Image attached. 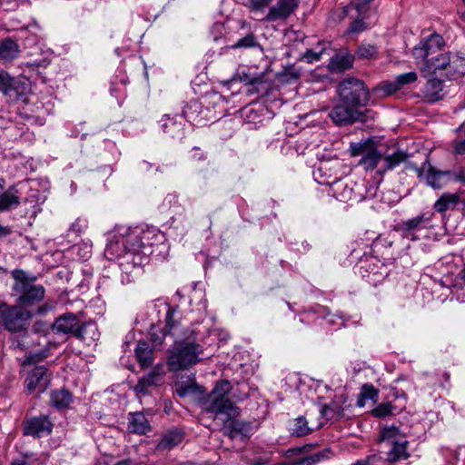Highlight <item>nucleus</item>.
Here are the masks:
<instances>
[{"instance_id":"nucleus-1","label":"nucleus","mask_w":465,"mask_h":465,"mask_svg":"<svg viewBox=\"0 0 465 465\" xmlns=\"http://www.w3.org/2000/svg\"><path fill=\"white\" fill-rule=\"evenodd\" d=\"M232 384L227 380L220 381L210 393L206 401V411L214 414V419L223 422V434L231 439L238 436H247L251 430V424L239 420V408L230 400L229 394Z\"/></svg>"},{"instance_id":"nucleus-2","label":"nucleus","mask_w":465,"mask_h":465,"mask_svg":"<svg viewBox=\"0 0 465 465\" xmlns=\"http://www.w3.org/2000/svg\"><path fill=\"white\" fill-rule=\"evenodd\" d=\"M353 156H361L360 165L367 171L377 168V173L383 175L386 172L394 169L407 161L409 155L401 150L391 154L383 155L372 142L354 143L351 144Z\"/></svg>"},{"instance_id":"nucleus-3","label":"nucleus","mask_w":465,"mask_h":465,"mask_svg":"<svg viewBox=\"0 0 465 465\" xmlns=\"http://www.w3.org/2000/svg\"><path fill=\"white\" fill-rule=\"evenodd\" d=\"M203 352L201 344L194 341L177 343L168 356L167 363L172 371H182L201 361L200 355Z\"/></svg>"},{"instance_id":"nucleus-4","label":"nucleus","mask_w":465,"mask_h":465,"mask_svg":"<svg viewBox=\"0 0 465 465\" xmlns=\"http://www.w3.org/2000/svg\"><path fill=\"white\" fill-rule=\"evenodd\" d=\"M153 310L159 315V324H151L150 338L155 345H161L168 332H171L178 323L180 312L177 307H172L167 302L154 305Z\"/></svg>"},{"instance_id":"nucleus-5","label":"nucleus","mask_w":465,"mask_h":465,"mask_svg":"<svg viewBox=\"0 0 465 465\" xmlns=\"http://www.w3.org/2000/svg\"><path fill=\"white\" fill-rule=\"evenodd\" d=\"M338 93L344 104H351L361 110L370 99V93L361 80L344 79L338 86Z\"/></svg>"},{"instance_id":"nucleus-6","label":"nucleus","mask_w":465,"mask_h":465,"mask_svg":"<svg viewBox=\"0 0 465 465\" xmlns=\"http://www.w3.org/2000/svg\"><path fill=\"white\" fill-rule=\"evenodd\" d=\"M15 279L14 291L19 293L18 302L25 306H30L41 301L45 296V288L42 285L33 284L27 280L23 271L15 270L12 272Z\"/></svg>"},{"instance_id":"nucleus-7","label":"nucleus","mask_w":465,"mask_h":465,"mask_svg":"<svg viewBox=\"0 0 465 465\" xmlns=\"http://www.w3.org/2000/svg\"><path fill=\"white\" fill-rule=\"evenodd\" d=\"M147 253L145 252L141 253L129 251V252L125 253L118 261L122 283L128 284L134 282L142 274L143 265L147 262Z\"/></svg>"},{"instance_id":"nucleus-8","label":"nucleus","mask_w":465,"mask_h":465,"mask_svg":"<svg viewBox=\"0 0 465 465\" xmlns=\"http://www.w3.org/2000/svg\"><path fill=\"white\" fill-rule=\"evenodd\" d=\"M406 169L413 170L420 179L424 178L426 183L433 189H440L449 183H451V171H437L428 161H425L421 167L409 163L406 165Z\"/></svg>"},{"instance_id":"nucleus-9","label":"nucleus","mask_w":465,"mask_h":465,"mask_svg":"<svg viewBox=\"0 0 465 465\" xmlns=\"http://www.w3.org/2000/svg\"><path fill=\"white\" fill-rule=\"evenodd\" d=\"M445 45L443 37L438 34H431L428 38L420 42L412 50V55L418 65L430 60V57L441 54Z\"/></svg>"},{"instance_id":"nucleus-10","label":"nucleus","mask_w":465,"mask_h":465,"mask_svg":"<svg viewBox=\"0 0 465 465\" xmlns=\"http://www.w3.org/2000/svg\"><path fill=\"white\" fill-rule=\"evenodd\" d=\"M52 372L45 366H34L26 371L25 388L28 393L45 392L51 381Z\"/></svg>"},{"instance_id":"nucleus-11","label":"nucleus","mask_w":465,"mask_h":465,"mask_svg":"<svg viewBox=\"0 0 465 465\" xmlns=\"http://www.w3.org/2000/svg\"><path fill=\"white\" fill-rule=\"evenodd\" d=\"M433 213H420L411 219L401 221L397 224L396 230L401 233V236L410 241L419 240L416 232L430 227Z\"/></svg>"},{"instance_id":"nucleus-12","label":"nucleus","mask_w":465,"mask_h":465,"mask_svg":"<svg viewBox=\"0 0 465 465\" xmlns=\"http://www.w3.org/2000/svg\"><path fill=\"white\" fill-rule=\"evenodd\" d=\"M329 116L335 124L342 125L361 121L362 112L351 104L342 102L331 110Z\"/></svg>"},{"instance_id":"nucleus-13","label":"nucleus","mask_w":465,"mask_h":465,"mask_svg":"<svg viewBox=\"0 0 465 465\" xmlns=\"http://www.w3.org/2000/svg\"><path fill=\"white\" fill-rule=\"evenodd\" d=\"M164 368L163 364L155 365L151 371L141 377L134 387V391L138 396L146 395L151 387L160 386L163 382Z\"/></svg>"},{"instance_id":"nucleus-14","label":"nucleus","mask_w":465,"mask_h":465,"mask_svg":"<svg viewBox=\"0 0 465 465\" xmlns=\"http://www.w3.org/2000/svg\"><path fill=\"white\" fill-rule=\"evenodd\" d=\"M127 252H129V249L124 242L123 236L120 235L118 227H116L108 235V242L104 250V256L108 260L120 261V259H122Z\"/></svg>"},{"instance_id":"nucleus-15","label":"nucleus","mask_w":465,"mask_h":465,"mask_svg":"<svg viewBox=\"0 0 465 465\" xmlns=\"http://www.w3.org/2000/svg\"><path fill=\"white\" fill-rule=\"evenodd\" d=\"M53 423L45 415L35 416L25 421L24 434L40 438L51 433Z\"/></svg>"},{"instance_id":"nucleus-16","label":"nucleus","mask_w":465,"mask_h":465,"mask_svg":"<svg viewBox=\"0 0 465 465\" xmlns=\"http://www.w3.org/2000/svg\"><path fill=\"white\" fill-rule=\"evenodd\" d=\"M450 61V52H444L430 57V60L418 65L421 74L428 77L433 74L444 77L446 64Z\"/></svg>"},{"instance_id":"nucleus-17","label":"nucleus","mask_w":465,"mask_h":465,"mask_svg":"<svg viewBox=\"0 0 465 465\" xmlns=\"http://www.w3.org/2000/svg\"><path fill=\"white\" fill-rule=\"evenodd\" d=\"M27 184L25 181L19 182L0 194V213L16 208L20 204L22 192Z\"/></svg>"},{"instance_id":"nucleus-18","label":"nucleus","mask_w":465,"mask_h":465,"mask_svg":"<svg viewBox=\"0 0 465 465\" xmlns=\"http://www.w3.org/2000/svg\"><path fill=\"white\" fill-rule=\"evenodd\" d=\"M298 5L297 0H279L269 9L266 16L262 20L270 22L284 20L298 7Z\"/></svg>"},{"instance_id":"nucleus-19","label":"nucleus","mask_w":465,"mask_h":465,"mask_svg":"<svg viewBox=\"0 0 465 465\" xmlns=\"http://www.w3.org/2000/svg\"><path fill=\"white\" fill-rule=\"evenodd\" d=\"M80 321L72 312L59 316L52 325V330L57 334H72L75 337Z\"/></svg>"},{"instance_id":"nucleus-20","label":"nucleus","mask_w":465,"mask_h":465,"mask_svg":"<svg viewBox=\"0 0 465 465\" xmlns=\"http://www.w3.org/2000/svg\"><path fill=\"white\" fill-rule=\"evenodd\" d=\"M465 74V55L450 52V61L446 64L444 78L457 80Z\"/></svg>"},{"instance_id":"nucleus-21","label":"nucleus","mask_w":465,"mask_h":465,"mask_svg":"<svg viewBox=\"0 0 465 465\" xmlns=\"http://www.w3.org/2000/svg\"><path fill=\"white\" fill-rule=\"evenodd\" d=\"M28 92V85L20 80L15 79L10 76L8 86L4 89L3 94L8 102H28L25 94Z\"/></svg>"},{"instance_id":"nucleus-22","label":"nucleus","mask_w":465,"mask_h":465,"mask_svg":"<svg viewBox=\"0 0 465 465\" xmlns=\"http://www.w3.org/2000/svg\"><path fill=\"white\" fill-rule=\"evenodd\" d=\"M443 81L433 77L427 81L423 89L422 96L430 103L437 102L445 96Z\"/></svg>"},{"instance_id":"nucleus-23","label":"nucleus","mask_w":465,"mask_h":465,"mask_svg":"<svg viewBox=\"0 0 465 465\" xmlns=\"http://www.w3.org/2000/svg\"><path fill=\"white\" fill-rule=\"evenodd\" d=\"M391 395L395 397L397 400H401L402 403L400 406H395L391 402H382L380 403L376 408L371 411V413L374 417L377 418H385L389 415L393 414L395 411H401L405 405V394L400 392L397 390H392Z\"/></svg>"},{"instance_id":"nucleus-24","label":"nucleus","mask_w":465,"mask_h":465,"mask_svg":"<svg viewBox=\"0 0 465 465\" xmlns=\"http://www.w3.org/2000/svg\"><path fill=\"white\" fill-rule=\"evenodd\" d=\"M117 227L120 231V235L123 236L129 251L141 252V228H131L124 225Z\"/></svg>"},{"instance_id":"nucleus-25","label":"nucleus","mask_w":465,"mask_h":465,"mask_svg":"<svg viewBox=\"0 0 465 465\" xmlns=\"http://www.w3.org/2000/svg\"><path fill=\"white\" fill-rule=\"evenodd\" d=\"M170 117L169 115H165L161 120V126L163 131L169 134L173 139L182 140L184 137V130H183V123L182 121V117Z\"/></svg>"},{"instance_id":"nucleus-26","label":"nucleus","mask_w":465,"mask_h":465,"mask_svg":"<svg viewBox=\"0 0 465 465\" xmlns=\"http://www.w3.org/2000/svg\"><path fill=\"white\" fill-rule=\"evenodd\" d=\"M128 431L139 435L151 430V425L143 412H131L128 417Z\"/></svg>"},{"instance_id":"nucleus-27","label":"nucleus","mask_w":465,"mask_h":465,"mask_svg":"<svg viewBox=\"0 0 465 465\" xmlns=\"http://www.w3.org/2000/svg\"><path fill=\"white\" fill-rule=\"evenodd\" d=\"M134 351L136 360L142 368H148L153 365L154 361L153 349L147 341H138Z\"/></svg>"},{"instance_id":"nucleus-28","label":"nucleus","mask_w":465,"mask_h":465,"mask_svg":"<svg viewBox=\"0 0 465 465\" xmlns=\"http://www.w3.org/2000/svg\"><path fill=\"white\" fill-rule=\"evenodd\" d=\"M408 440L404 438L392 441L391 448L387 453V460L390 462H396L401 460H407L410 456L407 451Z\"/></svg>"},{"instance_id":"nucleus-29","label":"nucleus","mask_w":465,"mask_h":465,"mask_svg":"<svg viewBox=\"0 0 465 465\" xmlns=\"http://www.w3.org/2000/svg\"><path fill=\"white\" fill-rule=\"evenodd\" d=\"M20 48L12 38H5L0 43V61L10 62L19 55Z\"/></svg>"},{"instance_id":"nucleus-30","label":"nucleus","mask_w":465,"mask_h":465,"mask_svg":"<svg viewBox=\"0 0 465 465\" xmlns=\"http://www.w3.org/2000/svg\"><path fill=\"white\" fill-rule=\"evenodd\" d=\"M183 435L180 430H173L162 436L157 444L159 450H171L182 442Z\"/></svg>"},{"instance_id":"nucleus-31","label":"nucleus","mask_w":465,"mask_h":465,"mask_svg":"<svg viewBox=\"0 0 465 465\" xmlns=\"http://www.w3.org/2000/svg\"><path fill=\"white\" fill-rule=\"evenodd\" d=\"M98 337H99V332H98L97 326L94 322H87L83 324L79 323V326H78V329H77V331L75 334V338L82 340V341L93 342V341H96L98 339Z\"/></svg>"},{"instance_id":"nucleus-32","label":"nucleus","mask_w":465,"mask_h":465,"mask_svg":"<svg viewBox=\"0 0 465 465\" xmlns=\"http://www.w3.org/2000/svg\"><path fill=\"white\" fill-rule=\"evenodd\" d=\"M233 80H239L240 82L245 83L250 88L247 90L248 93L259 91V86L264 84L262 75H252L245 71L238 72L233 77Z\"/></svg>"},{"instance_id":"nucleus-33","label":"nucleus","mask_w":465,"mask_h":465,"mask_svg":"<svg viewBox=\"0 0 465 465\" xmlns=\"http://www.w3.org/2000/svg\"><path fill=\"white\" fill-rule=\"evenodd\" d=\"M163 238V235L153 228L146 230L141 228V253L146 252L149 247H152L158 240Z\"/></svg>"},{"instance_id":"nucleus-34","label":"nucleus","mask_w":465,"mask_h":465,"mask_svg":"<svg viewBox=\"0 0 465 465\" xmlns=\"http://www.w3.org/2000/svg\"><path fill=\"white\" fill-rule=\"evenodd\" d=\"M460 202V196L457 193H443L434 203V209L438 213H445L453 208Z\"/></svg>"},{"instance_id":"nucleus-35","label":"nucleus","mask_w":465,"mask_h":465,"mask_svg":"<svg viewBox=\"0 0 465 465\" xmlns=\"http://www.w3.org/2000/svg\"><path fill=\"white\" fill-rule=\"evenodd\" d=\"M72 402V394L66 390H57L51 393V403L57 409H65Z\"/></svg>"},{"instance_id":"nucleus-36","label":"nucleus","mask_w":465,"mask_h":465,"mask_svg":"<svg viewBox=\"0 0 465 465\" xmlns=\"http://www.w3.org/2000/svg\"><path fill=\"white\" fill-rule=\"evenodd\" d=\"M354 56L349 54H338L331 60L330 65L333 70L344 71L352 67Z\"/></svg>"},{"instance_id":"nucleus-37","label":"nucleus","mask_w":465,"mask_h":465,"mask_svg":"<svg viewBox=\"0 0 465 465\" xmlns=\"http://www.w3.org/2000/svg\"><path fill=\"white\" fill-rule=\"evenodd\" d=\"M229 47L231 49H248L261 47V45L253 32H248L245 35L241 36Z\"/></svg>"},{"instance_id":"nucleus-38","label":"nucleus","mask_w":465,"mask_h":465,"mask_svg":"<svg viewBox=\"0 0 465 465\" xmlns=\"http://www.w3.org/2000/svg\"><path fill=\"white\" fill-rule=\"evenodd\" d=\"M290 430L292 434L297 437H302L312 432V429L308 426V421L303 416L295 419Z\"/></svg>"},{"instance_id":"nucleus-39","label":"nucleus","mask_w":465,"mask_h":465,"mask_svg":"<svg viewBox=\"0 0 465 465\" xmlns=\"http://www.w3.org/2000/svg\"><path fill=\"white\" fill-rule=\"evenodd\" d=\"M377 398L378 391L371 384H364L359 395L358 405L362 407L366 401L372 400L375 401Z\"/></svg>"},{"instance_id":"nucleus-40","label":"nucleus","mask_w":465,"mask_h":465,"mask_svg":"<svg viewBox=\"0 0 465 465\" xmlns=\"http://www.w3.org/2000/svg\"><path fill=\"white\" fill-rule=\"evenodd\" d=\"M176 393L180 397H186L199 392V387L195 382H177L175 384Z\"/></svg>"},{"instance_id":"nucleus-41","label":"nucleus","mask_w":465,"mask_h":465,"mask_svg":"<svg viewBox=\"0 0 465 465\" xmlns=\"http://www.w3.org/2000/svg\"><path fill=\"white\" fill-rule=\"evenodd\" d=\"M356 55L361 59H376L378 57V50L375 45L362 44L358 47Z\"/></svg>"},{"instance_id":"nucleus-42","label":"nucleus","mask_w":465,"mask_h":465,"mask_svg":"<svg viewBox=\"0 0 465 465\" xmlns=\"http://www.w3.org/2000/svg\"><path fill=\"white\" fill-rule=\"evenodd\" d=\"M329 450L316 452L301 459L297 465H314L329 458Z\"/></svg>"},{"instance_id":"nucleus-43","label":"nucleus","mask_w":465,"mask_h":465,"mask_svg":"<svg viewBox=\"0 0 465 465\" xmlns=\"http://www.w3.org/2000/svg\"><path fill=\"white\" fill-rule=\"evenodd\" d=\"M321 412L326 419L332 420L340 417L343 412V409L335 402H332L331 404L324 405L322 408Z\"/></svg>"},{"instance_id":"nucleus-44","label":"nucleus","mask_w":465,"mask_h":465,"mask_svg":"<svg viewBox=\"0 0 465 465\" xmlns=\"http://www.w3.org/2000/svg\"><path fill=\"white\" fill-rule=\"evenodd\" d=\"M401 438L403 437L400 434V430L396 427H385L381 433V440L388 441L391 444H392L393 440H401Z\"/></svg>"},{"instance_id":"nucleus-45","label":"nucleus","mask_w":465,"mask_h":465,"mask_svg":"<svg viewBox=\"0 0 465 465\" xmlns=\"http://www.w3.org/2000/svg\"><path fill=\"white\" fill-rule=\"evenodd\" d=\"M418 79V74L416 72H409L405 74H399L395 77L399 89L401 90L405 85L412 84L416 82Z\"/></svg>"},{"instance_id":"nucleus-46","label":"nucleus","mask_w":465,"mask_h":465,"mask_svg":"<svg viewBox=\"0 0 465 465\" xmlns=\"http://www.w3.org/2000/svg\"><path fill=\"white\" fill-rule=\"evenodd\" d=\"M378 90L382 93L383 95H391L397 93L400 89L396 80L381 82L378 87Z\"/></svg>"},{"instance_id":"nucleus-47","label":"nucleus","mask_w":465,"mask_h":465,"mask_svg":"<svg viewBox=\"0 0 465 465\" xmlns=\"http://www.w3.org/2000/svg\"><path fill=\"white\" fill-rule=\"evenodd\" d=\"M326 170L327 163H322L318 170L314 173L315 179L318 181V183L322 184H330L332 183H337V177H333V179H331V174L328 175V178L323 179V172Z\"/></svg>"},{"instance_id":"nucleus-48","label":"nucleus","mask_w":465,"mask_h":465,"mask_svg":"<svg viewBox=\"0 0 465 465\" xmlns=\"http://www.w3.org/2000/svg\"><path fill=\"white\" fill-rule=\"evenodd\" d=\"M359 17L360 18L354 20L351 24V25L348 29V33H351V34L361 33L368 28V24L364 21V19L366 18V15H364V17H362V16H359Z\"/></svg>"},{"instance_id":"nucleus-49","label":"nucleus","mask_w":465,"mask_h":465,"mask_svg":"<svg viewBox=\"0 0 465 465\" xmlns=\"http://www.w3.org/2000/svg\"><path fill=\"white\" fill-rule=\"evenodd\" d=\"M369 2H364V0H353L349 7H353L359 16L364 17L369 11Z\"/></svg>"},{"instance_id":"nucleus-50","label":"nucleus","mask_w":465,"mask_h":465,"mask_svg":"<svg viewBox=\"0 0 465 465\" xmlns=\"http://www.w3.org/2000/svg\"><path fill=\"white\" fill-rule=\"evenodd\" d=\"M322 53V48L319 50L309 49L303 54L302 58L305 59L308 63H313L321 59Z\"/></svg>"},{"instance_id":"nucleus-51","label":"nucleus","mask_w":465,"mask_h":465,"mask_svg":"<svg viewBox=\"0 0 465 465\" xmlns=\"http://www.w3.org/2000/svg\"><path fill=\"white\" fill-rule=\"evenodd\" d=\"M273 0H249L252 12H262Z\"/></svg>"},{"instance_id":"nucleus-52","label":"nucleus","mask_w":465,"mask_h":465,"mask_svg":"<svg viewBox=\"0 0 465 465\" xmlns=\"http://www.w3.org/2000/svg\"><path fill=\"white\" fill-rule=\"evenodd\" d=\"M381 458L378 455H371L364 459L359 460L351 465H380Z\"/></svg>"},{"instance_id":"nucleus-53","label":"nucleus","mask_w":465,"mask_h":465,"mask_svg":"<svg viewBox=\"0 0 465 465\" xmlns=\"http://www.w3.org/2000/svg\"><path fill=\"white\" fill-rule=\"evenodd\" d=\"M86 221L83 219H76L69 228V232L79 235L86 228Z\"/></svg>"},{"instance_id":"nucleus-54","label":"nucleus","mask_w":465,"mask_h":465,"mask_svg":"<svg viewBox=\"0 0 465 465\" xmlns=\"http://www.w3.org/2000/svg\"><path fill=\"white\" fill-rule=\"evenodd\" d=\"M46 357H47V354L45 351H40V352H36V353H30L25 358V364H28V365H30V364H36V363L42 361Z\"/></svg>"},{"instance_id":"nucleus-55","label":"nucleus","mask_w":465,"mask_h":465,"mask_svg":"<svg viewBox=\"0 0 465 465\" xmlns=\"http://www.w3.org/2000/svg\"><path fill=\"white\" fill-rule=\"evenodd\" d=\"M324 322L331 326H335L336 328H340L344 324L343 319L339 315L328 314L323 319Z\"/></svg>"},{"instance_id":"nucleus-56","label":"nucleus","mask_w":465,"mask_h":465,"mask_svg":"<svg viewBox=\"0 0 465 465\" xmlns=\"http://www.w3.org/2000/svg\"><path fill=\"white\" fill-rule=\"evenodd\" d=\"M200 108V104L197 101H191L189 104H187L183 110V114L184 118L188 120H193V113H191V109H194L195 112Z\"/></svg>"},{"instance_id":"nucleus-57","label":"nucleus","mask_w":465,"mask_h":465,"mask_svg":"<svg viewBox=\"0 0 465 465\" xmlns=\"http://www.w3.org/2000/svg\"><path fill=\"white\" fill-rule=\"evenodd\" d=\"M451 182L460 183L465 185V167L460 168L457 171H451Z\"/></svg>"},{"instance_id":"nucleus-58","label":"nucleus","mask_w":465,"mask_h":465,"mask_svg":"<svg viewBox=\"0 0 465 465\" xmlns=\"http://www.w3.org/2000/svg\"><path fill=\"white\" fill-rule=\"evenodd\" d=\"M10 75L4 70H0V92L3 93L4 89L8 86Z\"/></svg>"},{"instance_id":"nucleus-59","label":"nucleus","mask_w":465,"mask_h":465,"mask_svg":"<svg viewBox=\"0 0 465 465\" xmlns=\"http://www.w3.org/2000/svg\"><path fill=\"white\" fill-rule=\"evenodd\" d=\"M178 202V196L175 193H169L163 199V206L172 207L173 204H176Z\"/></svg>"},{"instance_id":"nucleus-60","label":"nucleus","mask_w":465,"mask_h":465,"mask_svg":"<svg viewBox=\"0 0 465 465\" xmlns=\"http://www.w3.org/2000/svg\"><path fill=\"white\" fill-rule=\"evenodd\" d=\"M455 153L460 155L465 154V138L459 140L455 143L454 146Z\"/></svg>"},{"instance_id":"nucleus-61","label":"nucleus","mask_w":465,"mask_h":465,"mask_svg":"<svg viewBox=\"0 0 465 465\" xmlns=\"http://www.w3.org/2000/svg\"><path fill=\"white\" fill-rule=\"evenodd\" d=\"M114 465H136L135 462L130 459L122 460L116 462Z\"/></svg>"},{"instance_id":"nucleus-62","label":"nucleus","mask_w":465,"mask_h":465,"mask_svg":"<svg viewBox=\"0 0 465 465\" xmlns=\"http://www.w3.org/2000/svg\"><path fill=\"white\" fill-rule=\"evenodd\" d=\"M52 308H53V305H50V306H49V305L46 303V304H45L44 306H42V307H40V308L38 309V312H39L40 314H44V313H45L48 310H51Z\"/></svg>"},{"instance_id":"nucleus-63","label":"nucleus","mask_w":465,"mask_h":465,"mask_svg":"<svg viewBox=\"0 0 465 465\" xmlns=\"http://www.w3.org/2000/svg\"><path fill=\"white\" fill-rule=\"evenodd\" d=\"M351 190H348V191H345L341 195V201H345L347 199H351Z\"/></svg>"},{"instance_id":"nucleus-64","label":"nucleus","mask_w":465,"mask_h":465,"mask_svg":"<svg viewBox=\"0 0 465 465\" xmlns=\"http://www.w3.org/2000/svg\"><path fill=\"white\" fill-rule=\"evenodd\" d=\"M10 233V230L7 227L0 225V238Z\"/></svg>"}]
</instances>
